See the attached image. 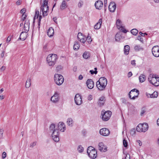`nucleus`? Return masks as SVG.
<instances>
[{
	"mask_svg": "<svg viewBox=\"0 0 159 159\" xmlns=\"http://www.w3.org/2000/svg\"><path fill=\"white\" fill-rule=\"evenodd\" d=\"M107 81L104 77L100 78L96 82V86L98 89L100 91L103 90L107 86Z\"/></svg>",
	"mask_w": 159,
	"mask_h": 159,
	"instance_id": "nucleus-1",
	"label": "nucleus"
},
{
	"mask_svg": "<svg viewBox=\"0 0 159 159\" xmlns=\"http://www.w3.org/2000/svg\"><path fill=\"white\" fill-rule=\"evenodd\" d=\"M57 56L55 54H49L47 58V63L49 66H53L55 64Z\"/></svg>",
	"mask_w": 159,
	"mask_h": 159,
	"instance_id": "nucleus-2",
	"label": "nucleus"
},
{
	"mask_svg": "<svg viewBox=\"0 0 159 159\" xmlns=\"http://www.w3.org/2000/svg\"><path fill=\"white\" fill-rule=\"evenodd\" d=\"M148 80L151 84L155 86L159 85V77H157L156 75L150 74L148 78Z\"/></svg>",
	"mask_w": 159,
	"mask_h": 159,
	"instance_id": "nucleus-3",
	"label": "nucleus"
},
{
	"mask_svg": "<svg viewBox=\"0 0 159 159\" xmlns=\"http://www.w3.org/2000/svg\"><path fill=\"white\" fill-rule=\"evenodd\" d=\"M48 0H44L43 3L40 7V11L42 12L43 16H47L48 15L47 12L48 11Z\"/></svg>",
	"mask_w": 159,
	"mask_h": 159,
	"instance_id": "nucleus-4",
	"label": "nucleus"
},
{
	"mask_svg": "<svg viewBox=\"0 0 159 159\" xmlns=\"http://www.w3.org/2000/svg\"><path fill=\"white\" fill-rule=\"evenodd\" d=\"M87 153L89 157L92 159H95L97 156V151L92 146L89 147L88 148Z\"/></svg>",
	"mask_w": 159,
	"mask_h": 159,
	"instance_id": "nucleus-5",
	"label": "nucleus"
},
{
	"mask_svg": "<svg viewBox=\"0 0 159 159\" xmlns=\"http://www.w3.org/2000/svg\"><path fill=\"white\" fill-rule=\"evenodd\" d=\"M148 125L147 123H144L143 124H139L136 127V130L139 132H146L148 129Z\"/></svg>",
	"mask_w": 159,
	"mask_h": 159,
	"instance_id": "nucleus-6",
	"label": "nucleus"
},
{
	"mask_svg": "<svg viewBox=\"0 0 159 159\" xmlns=\"http://www.w3.org/2000/svg\"><path fill=\"white\" fill-rule=\"evenodd\" d=\"M54 80L56 84L58 85H61L64 81L63 76L58 74H56L54 75Z\"/></svg>",
	"mask_w": 159,
	"mask_h": 159,
	"instance_id": "nucleus-7",
	"label": "nucleus"
},
{
	"mask_svg": "<svg viewBox=\"0 0 159 159\" xmlns=\"http://www.w3.org/2000/svg\"><path fill=\"white\" fill-rule=\"evenodd\" d=\"M101 115L102 116L101 117L102 120L104 121H107L108 120L111 115V112L107 111L105 112L104 111H102L101 112Z\"/></svg>",
	"mask_w": 159,
	"mask_h": 159,
	"instance_id": "nucleus-8",
	"label": "nucleus"
},
{
	"mask_svg": "<svg viewBox=\"0 0 159 159\" xmlns=\"http://www.w3.org/2000/svg\"><path fill=\"white\" fill-rule=\"evenodd\" d=\"M139 94V91L136 89L131 90L129 93V98L133 100H134L136 98H137Z\"/></svg>",
	"mask_w": 159,
	"mask_h": 159,
	"instance_id": "nucleus-9",
	"label": "nucleus"
},
{
	"mask_svg": "<svg viewBox=\"0 0 159 159\" xmlns=\"http://www.w3.org/2000/svg\"><path fill=\"white\" fill-rule=\"evenodd\" d=\"M52 137L53 140L55 142L59 141V134L57 129H56L52 132Z\"/></svg>",
	"mask_w": 159,
	"mask_h": 159,
	"instance_id": "nucleus-10",
	"label": "nucleus"
},
{
	"mask_svg": "<svg viewBox=\"0 0 159 159\" xmlns=\"http://www.w3.org/2000/svg\"><path fill=\"white\" fill-rule=\"evenodd\" d=\"M60 99V93L58 92H56L51 97L50 100L52 102L56 103L59 101Z\"/></svg>",
	"mask_w": 159,
	"mask_h": 159,
	"instance_id": "nucleus-11",
	"label": "nucleus"
},
{
	"mask_svg": "<svg viewBox=\"0 0 159 159\" xmlns=\"http://www.w3.org/2000/svg\"><path fill=\"white\" fill-rule=\"evenodd\" d=\"M152 55L155 57H159V46H154L152 50Z\"/></svg>",
	"mask_w": 159,
	"mask_h": 159,
	"instance_id": "nucleus-12",
	"label": "nucleus"
},
{
	"mask_svg": "<svg viewBox=\"0 0 159 159\" xmlns=\"http://www.w3.org/2000/svg\"><path fill=\"white\" fill-rule=\"evenodd\" d=\"M116 25L117 28L122 32L124 33H126V31L122 25L121 21L119 20L118 19L116 20Z\"/></svg>",
	"mask_w": 159,
	"mask_h": 159,
	"instance_id": "nucleus-13",
	"label": "nucleus"
},
{
	"mask_svg": "<svg viewBox=\"0 0 159 159\" xmlns=\"http://www.w3.org/2000/svg\"><path fill=\"white\" fill-rule=\"evenodd\" d=\"M75 103L77 105H80L82 103V98L79 94H76L75 97Z\"/></svg>",
	"mask_w": 159,
	"mask_h": 159,
	"instance_id": "nucleus-14",
	"label": "nucleus"
},
{
	"mask_svg": "<svg viewBox=\"0 0 159 159\" xmlns=\"http://www.w3.org/2000/svg\"><path fill=\"white\" fill-rule=\"evenodd\" d=\"M99 133L100 134L103 136H107L110 134L109 130L106 128H103L100 129Z\"/></svg>",
	"mask_w": 159,
	"mask_h": 159,
	"instance_id": "nucleus-15",
	"label": "nucleus"
},
{
	"mask_svg": "<svg viewBox=\"0 0 159 159\" xmlns=\"http://www.w3.org/2000/svg\"><path fill=\"white\" fill-rule=\"evenodd\" d=\"M99 150L102 152H105L107 151V147L102 142L99 143L98 145Z\"/></svg>",
	"mask_w": 159,
	"mask_h": 159,
	"instance_id": "nucleus-16",
	"label": "nucleus"
},
{
	"mask_svg": "<svg viewBox=\"0 0 159 159\" xmlns=\"http://www.w3.org/2000/svg\"><path fill=\"white\" fill-rule=\"evenodd\" d=\"M58 128L59 130L62 132H63L66 129L65 124L62 122H59L58 124Z\"/></svg>",
	"mask_w": 159,
	"mask_h": 159,
	"instance_id": "nucleus-17",
	"label": "nucleus"
},
{
	"mask_svg": "<svg viewBox=\"0 0 159 159\" xmlns=\"http://www.w3.org/2000/svg\"><path fill=\"white\" fill-rule=\"evenodd\" d=\"M116 8V3L114 2H111L109 6V9L112 12H114Z\"/></svg>",
	"mask_w": 159,
	"mask_h": 159,
	"instance_id": "nucleus-18",
	"label": "nucleus"
},
{
	"mask_svg": "<svg viewBox=\"0 0 159 159\" xmlns=\"http://www.w3.org/2000/svg\"><path fill=\"white\" fill-rule=\"evenodd\" d=\"M86 84L87 86L89 89H92L94 87V82L91 79H89L87 80Z\"/></svg>",
	"mask_w": 159,
	"mask_h": 159,
	"instance_id": "nucleus-19",
	"label": "nucleus"
},
{
	"mask_svg": "<svg viewBox=\"0 0 159 159\" xmlns=\"http://www.w3.org/2000/svg\"><path fill=\"white\" fill-rule=\"evenodd\" d=\"M30 27V21L28 19L25 20L23 30L25 32H28L29 31Z\"/></svg>",
	"mask_w": 159,
	"mask_h": 159,
	"instance_id": "nucleus-20",
	"label": "nucleus"
},
{
	"mask_svg": "<svg viewBox=\"0 0 159 159\" xmlns=\"http://www.w3.org/2000/svg\"><path fill=\"white\" fill-rule=\"evenodd\" d=\"M102 2L101 1H98L96 2L95 6L96 9H101L103 6Z\"/></svg>",
	"mask_w": 159,
	"mask_h": 159,
	"instance_id": "nucleus-21",
	"label": "nucleus"
},
{
	"mask_svg": "<svg viewBox=\"0 0 159 159\" xmlns=\"http://www.w3.org/2000/svg\"><path fill=\"white\" fill-rule=\"evenodd\" d=\"M27 32L25 31L22 32L20 35L19 39L23 41L25 40L27 37Z\"/></svg>",
	"mask_w": 159,
	"mask_h": 159,
	"instance_id": "nucleus-22",
	"label": "nucleus"
},
{
	"mask_svg": "<svg viewBox=\"0 0 159 159\" xmlns=\"http://www.w3.org/2000/svg\"><path fill=\"white\" fill-rule=\"evenodd\" d=\"M105 102V98L104 97H102L99 99L98 104L100 106H101L104 105Z\"/></svg>",
	"mask_w": 159,
	"mask_h": 159,
	"instance_id": "nucleus-23",
	"label": "nucleus"
},
{
	"mask_svg": "<svg viewBox=\"0 0 159 159\" xmlns=\"http://www.w3.org/2000/svg\"><path fill=\"white\" fill-rule=\"evenodd\" d=\"M102 23V19H100L98 22H97L96 25L94 26V28L95 29H99L101 26Z\"/></svg>",
	"mask_w": 159,
	"mask_h": 159,
	"instance_id": "nucleus-24",
	"label": "nucleus"
},
{
	"mask_svg": "<svg viewBox=\"0 0 159 159\" xmlns=\"http://www.w3.org/2000/svg\"><path fill=\"white\" fill-rule=\"evenodd\" d=\"M67 7V5L66 1L64 0L60 6V9L61 10H63Z\"/></svg>",
	"mask_w": 159,
	"mask_h": 159,
	"instance_id": "nucleus-25",
	"label": "nucleus"
},
{
	"mask_svg": "<svg viewBox=\"0 0 159 159\" xmlns=\"http://www.w3.org/2000/svg\"><path fill=\"white\" fill-rule=\"evenodd\" d=\"M66 123L68 126L72 127L73 125L74 121L72 118H69L67 119Z\"/></svg>",
	"mask_w": 159,
	"mask_h": 159,
	"instance_id": "nucleus-26",
	"label": "nucleus"
},
{
	"mask_svg": "<svg viewBox=\"0 0 159 159\" xmlns=\"http://www.w3.org/2000/svg\"><path fill=\"white\" fill-rule=\"evenodd\" d=\"M130 50V47L128 45H125L124 47V53L125 55H127L129 53Z\"/></svg>",
	"mask_w": 159,
	"mask_h": 159,
	"instance_id": "nucleus-27",
	"label": "nucleus"
},
{
	"mask_svg": "<svg viewBox=\"0 0 159 159\" xmlns=\"http://www.w3.org/2000/svg\"><path fill=\"white\" fill-rule=\"evenodd\" d=\"M54 33V31L52 27H50L48 30L47 34L48 35L49 37L52 36Z\"/></svg>",
	"mask_w": 159,
	"mask_h": 159,
	"instance_id": "nucleus-28",
	"label": "nucleus"
},
{
	"mask_svg": "<svg viewBox=\"0 0 159 159\" xmlns=\"http://www.w3.org/2000/svg\"><path fill=\"white\" fill-rule=\"evenodd\" d=\"M146 78V76L145 75L141 74L139 76V80L140 82L142 83L145 80Z\"/></svg>",
	"mask_w": 159,
	"mask_h": 159,
	"instance_id": "nucleus-29",
	"label": "nucleus"
},
{
	"mask_svg": "<svg viewBox=\"0 0 159 159\" xmlns=\"http://www.w3.org/2000/svg\"><path fill=\"white\" fill-rule=\"evenodd\" d=\"M90 57V54L89 52H85L83 54V57L85 59H89Z\"/></svg>",
	"mask_w": 159,
	"mask_h": 159,
	"instance_id": "nucleus-30",
	"label": "nucleus"
},
{
	"mask_svg": "<svg viewBox=\"0 0 159 159\" xmlns=\"http://www.w3.org/2000/svg\"><path fill=\"white\" fill-rule=\"evenodd\" d=\"M80 47V45L79 42L77 41L75 42L73 47L74 50H77L79 49Z\"/></svg>",
	"mask_w": 159,
	"mask_h": 159,
	"instance_id": "nucleus-31",
	"label": "nucleus"
},
{
	"mask_svg": "<svg viewBox=\"0 0 159 159\" xmlns=\"http://www.w3.org/2000/svg\"><path fill=\"white\" fill-rule=\"evenodd\" d=\"M31 85V79L30 78L28 79L26 81L25 84V87L26 88H29Z\"/></svg>",
	"mask_w": 159,
	"mask_h": 159,
	"instance_id": "nucleus-32",
	"label": "nucleus"
},
{
	"mask_svg": "<svg viewBox=\"0 0 159 159\" xmlns=\"http://www.w3.org/2000/svg\"><path fill=\"white\" fill-rule=\"evenodd\" d=\"M134 49L136 51H138L140 50H143V49L140 45H137L135 46Z\"/></svg>",
	"mask_w": 159,
	"mask_h": 159,
	"instance_id": "nucleus-33",
	"label": "nucleus"
},
{
	"mask_svg": "<svg viewBox=\"0 0 159 159\" xmlns=\"http://www.w3.org/2000/svg\"><path fill=\"white\" fill-rule=\"evenodd\" d=\"M151 98H156L158 96V93L157 91H154L152 94H151Z\"/></svg>",
	"mask_w": 159,
	"mask_h": 159,
	"instance_id": "nucleus-34",
	"label": "nucleus"
},
{
	"mask_svg": "<svg viewBox=\"0 0 159 159\" xmlns=\"http://www.w3.org/2000/svg\"><path fill=\"white\" fill-rule=\"evenodd\" d=\"M49 129L50 132H52L53 131H54V130L57 129H55V125L53 124H52L50 125L49 127Z\"/></svg>",
	"mask_w": 159,
	"mask_h": 159,
	"instance_id": "nucleus-35",
	"label": "nucleus"
},
{
	"mask_svg": "<svg viewBox=\"0 0 159 159\" xmlns=\"http://www.w3.org/2000/svg\"><path fill=\"white\" fill-rule=\"evenodd\" d=\"M138 32V30L135 29H133L131 30V33L134 35H136L137 34Z\"/></svg>",
	"mask_w": 159,
	"mask_h": 159,
	"instance_id": "nucleus-36",
	"label": "nucleus"
},
{
	"mask_svg": "<svg viewBox=\"0 0 159 159\" xmlns=\"http://www.w3.org/2000/svg\"><path fill=\"white\" fill-rule=\"evenodd\" d=\"M95 71H94L93 70H90L89 71V72L92 75H93V74H97L98 73V71H97V68L96 67L94 68Z\"/></svg>",
	"mask_w": 159,
	"mask_h": 159,
	"instance_id": "nucleus-37",
	"label": "nucleus"
},
{
	"mask_svg": "<svg viewBox=\"0 0 159 159\" xmlns=\"http://www.w3.org/2000/svg\"><path fill=\"white\" fill-rule=\"evenodd\" d=\"M77 150L80 152H82L84 151V148L81 145H79L78 147Z\"/></svg>",
	"mask_w": 159,
	"mask_h": 159,
	"instance_id": "nucleus-38",
	"label": "nucleus"
},
{
	"mask_svg": "<svg viewBox=\"0 0 159 159\" xmlns=\"http://www.w3.org/2000/svg\"><path fill=\"white\" fill-rule=\"evenodd\" d=\"M120 35L119 34H116L115 37L116 40L117 41H119L120 40Z\"/></svg>",
	"mask_w": 159,
	"mask_h": 159,
	"instance_id": "nucleus-39",
	"label": "nucleus"
},
{
	"mask_svg": "<svg viewBox=\"0 0 159 159\" xmlns=\"http://www.w3.org/2000/svg\"><path fill=\"white\" fill-rule=\"evenodd\" d=\"M4 130L3 129H0V139L3 138Z\"/></svg>",
	"mask_w": 159,
	"mask_h": 159,
	"instance_id": "nucleus-40",
	"label": "nucleus"
},
{
	"mask_svg": "<svg viewBox=\"0 0 159 159\" xmlns=\"http://www.w3.org/2000/svg\"><path fill=\"white\" fill-rule=\"evenodd\" d=\"M83 2L82 0H80L78 4V6L80 8L82 7L83 4Z\"/></svg>",
	"mask_w": 159,
	"mask_h": 159,
	"instance_id": "nucleus-41",
	"label": "nucleus"
},
{
	"mask_svg": "<svg viewBox=\"0 0 159 159\" xmlns=\"http://www.w3.org/2000/svg\"><path fill=\"white\" fill-rule=\"evenodd\" d=\"M79 40L81 42L84 43L86 41V37L84 36L83 38H81V39Z\"/></svg>",
	"mask_w": 159,
	"mask_h": 159,
	"instance_id": "nucleus-42",
	"label": "nucleus"
},
{
	"mask_svg": "<svg viewBox=\"0 0 159 159\" xmlns=\"http://www.w3.org/2000/svg\"><path fill=\"white\" fill-rule=\"evenodd\" d=\"M84 36L82 35V34L81 33H79L78 34L77 37L78 40L81 39V38H83Z\"/></svg>",
	"mask_w": 159,
	"mask_h": 159,
	"instance_id": "nucleus-43",
	"label": "nucleus"
},
{
	"mask_svg": "<svg viewBox=\"0 0 159 159\" xmlns=\"http://www.w3.org/2000/svg\"><path fill=\"white\" fill-rule=\"evenodd\" d=\"M39 12L38 11H35V15L34 17V19L35 18H38L39 17Z\"/></svg>",
	"mask_w": 159,
	"mask_h": 159,
	"instance_id": "nucleus-44",
	"label": "nucleus"
},
{
	"mask_svg": "<svg viewBox=\"0 0 159 159\" xmlns=\"http://www.w3.org/2000/svg\"><path fill=\"white\" fill-rule=\"evenodd\" d=\"M123 144L125 147H127L128 143L127 141L125 139H124L123 140Z\"/></svg>",
	"mask_w": 159,
	"mask_h": 159,
	"instance_id": "nucleus-45",
	"label": "nucleus"
},
{
	"mask_svg": "<svg viewBox=\"0 0 159 159\" xmlns=\"http://www.w3.org/2000/svg\"><path fill=\"white\" fill-rule=\"evenodd\" d=\"M136 132V130L135 129H133L131 130L130 131V134L132 135L134 134Z\"/></svg>",
	"mask_w": 159,
	"mask_h": 159,
	"instance_id": "nucleus-46",
	"label": "nucleus"
},
{
	"mask_svg": "<svg viewBox=\"0 0 159 159\" xmlns=\"http://www.w3.org/2000/svg\"><path fill=\"white\" fill-rule=\"evenodd\" d=\"M41 17H42L40 15V16H39V21L38 22V27L39 29L40 27V20H41Z\"/></svg>",
	"mask_w": 159,
	"mask_h": 159,
	"instance_id": "nucleus-47",
	"label": "nucleus"
},
{
	"mask_svg": "<svg viewBox=\"0 0 159 159\" xmlns=\"http://www.w3.org/2000/svg\"><path fill=\"white\" fill-rule=\"evenodd\" d=\"M37 143V142L36 141H34L30 144V147L31 148L34 147L35 145H36Z\"/></svg>",
	"mask_w": 159,
	"mask_h": 159,
	"instance_id": "nucleus-48",
	"label": "nucleus"
},
{
	"mask_svg": "<svg viewBox=\"0 0 159 159\" xmlns=\"http://www.w3.org/2000/svg\"><path fill=\"white\" fill-rule=\"evenodd\" d=\"M86 40L89 43L91 42L92 41L91 37H89V36H88L87 37H86Z\"/></svg>",
	"mask_w": 159,
	"mask_h": 159,
	"instance_id": "nucleus-49",
	"label": "nucleus"
},
{
	"mask_svg": "<svg viewBox=\"0 0 159 159\" xmlns=\"http://www.w3.org/2000/svg\"><path fill=\"white\" fill-rule=\"evenodd\" d=\"M6 157V153L5 152H4L2 154V159H4Z\"/></svg>",
	"mask_w": 159,
	"mask_h": 159,
	"instance_id": "nucleus-50",
	"label": "nucleus"
},
{
	"mask_svg": "<svg viewBox=\"0 0 159 159\" xmlns=\"http://www.w3.org/2000/svg\"><path fill=\"white\" fill-rule=\"evenodd\" d=\"M27 15L25 14H23L22 16V19L23 20H24L26 19Z\"/></svg>",
	"mask_w": 159,
	"mask_h": 159,
	"instance_id": "nucleus-51",
	"label": "nucleus"
},
{
	"mask_svg": "<svg viewBox=\"0 0 159 159\" xmlns=\"http://www.w3.org/2000/svg\"><path fill=\"white\" fill-rule=\"evenodd\" d=\"M26 9L25 8H23L20 11V13L21 14H25V12Z\"/></svg>",
	"mask_w": 159,
	"mask_h": 159,
	"instance_id": "nucleus-52",
	"label": "nucleus"
},
{
	"mask_svg": "<svg viewBox=\"0 0 159 159\" xmlns=\"http://www.w3.org/2000/svg\"><path fill=\"white\" fill-rule=\"evenodd\" d=\"M21 3V0H19L16 2V4L17 5H19Z\"/></svg>",
	"mask_w": 159,
	"mask_h": 159,
	"instance_id": "nucleus-53",
	"label": "nucleus"
},
{
	"mask_svg": "<svg viewBox=\"0 0 159 159\" xmlns=\"http://www.w3.org/2000/svg\"><path fill=\"white\" fill-rule=\"evenodd\" d=\"M135 61V60H133L131 61V64L132 65L135 66L136 65Z\"/></svg>",
	"mask_w": 159,
	"mask_h": 159,
	"instance_id": "nucleus-54",
	"label": "nucleus"
},
{
	"mask_svg": "<svg viewBox=\"0 0 159 159\" xmlns=\"http://www.w3.org/2000/svg\"><path fill=\"white\" fill-rule=\"evenodd\" d=\"M125 159H130V156L129 154H126Z\"/></svg>",
	"mask_w": 159,
	"mask_h": 159,
	"instance_id": "nucleus-55",
	"label": "nucleus"
},
{
	"mask_svg": "<svg viewBox=\"0 0 159 159\" xmlns=\"http://www.w3.org/2000/svg\"><path fill=\"white\" fill-rule=\"evenodd\" d=\"M146 95L148 98H151V94L148 93H146Z\"/></svg>",
	"mask_w": 159,
	"mask_h": 159,
	"instance_id": "nucleus-56",
	"label": "nucleus"
},
{
	"mask_svg": "<svg viewBox=\"0 0 159 159\" xmlns=\"http://www.w3.org/2000/svg\"><path fill=\"white\" fill-rule=\"evenodd\" d=\"M137 39L138 40L140 41H141L142 42L143 40V39L140 36H138L137 37Z\"/></svg>",
	"mask_w": 159,
	"mask_h": 159,
	"instance_id": "nucleus-57",
	"label": "nucleus"
},
{
	"mask_svg": "<svg viewBox=\"0 0 159 159\" xmlns=\"http://www.w3.org/2000/svg\"><path fill=\"white\" fill-rule=\"evenodd\" d=\"M5 51H2L1 54V57H4L5 53Z\"/></svg>",
	"mask_w": 159,
	"mask_h": 159,
	"instance_id": "nucleus-58",
	"label": "nucleus"
},
{
	"mask_svg": "<svg viewBox=\"0 0 159 159\" xmlns=\"http://www.w3.org/2000/svg\"><path fill=\"white\" fill-rule=\"evenodd\" d=\"M61 68V66H58L56 67V69L57 70H60Z\"/></svg>",
	"mask_w": 159,
	"mask_h": 159,
	"instance_id": "nucleus-59",
	"label": "nucleus"
},
{
	"mask_svg": "<svg viewBox=\"0 0 159 159\" xmlns=\"http://www.w3.org/2000/svg\"><path fill=\"white\" fill-rule=\"evenodd\" d=\"M132 75V73L131 72H129L128 73V77H130Z\"/></svg>",
	"mask_w": 159,
	"mask_h": 159,
	"instance_id": "nucleus-60",
	"label": "nucleus"
},
{
	"mask_svg": "<svg viewBox=\"0 0 159 159\" xmlns=\"http://www.w3.org/2000/svg\"><path fill=\"white\" fill-rule=\"evenodd\" d=\"M137 142L139 143V146H141L142 145V142H141V141L139 140H137Z\"/></svg>",
	"mask_w": 159,
	"mask_h": 159,
	"instance_id": "nucleus-61",
	"label": "nucleus"
},
{
	"mask_svg": "<svg viewBox=\"0 0 159 159\" xmlns=\"http://www.w3.org/2000/svg\"><path fill=\"white\" fill-rule=\"evenodd\" d=\"M145 112V111L144 109H142L141 110V115H143L144 113Z\"/></svg>",
	"mask_w": 159,
	"mask_h": 159,
	"instance_id": "nucleus-62",
	"label": "nucleus"
},
{
	"mask_svg": "<svg viewBox=\"0 0 159 159\" xmlns=\"http://www.w3.org/2000/svg\"><path fill=\"white\" fill-rule=\"evenodd\" d=\"M5 66H3L1 67V68L0 69V70L1 71H3L5 70Z\"/></svg>",
	"mask_w": 159,
	"mask_h": 159,
	"instance_id": "nucleus-63",
	"label": "nucleus"
},
{
	"mask_svg": "<svg viewBox=\"0 0 159 159\" xmlns=\"http://www.w3.org/2000/svg\"><path fill=\"white\" fill-rule=\"evenodd\" d=\"M83 79V76L81 75H80L79 76V79L82 80Z\"/></svg>",
	"mask_w": 159,
	"mask_h": 159,
	"instance_id": "nucleus-64",
	"label": "nucleus"
}]
</instances>
